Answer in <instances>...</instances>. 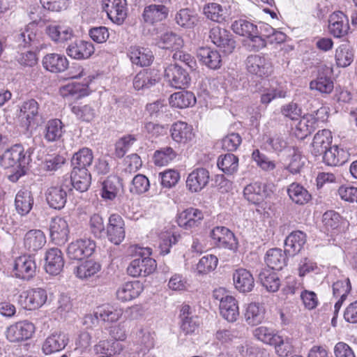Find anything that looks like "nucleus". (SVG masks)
Masks as SVG:
<instances>
[{
    "label": "nucleus",
    "mask_w": 357,
    "mask_h": 357,
    "mask_svg": "<svg viewBox=\"0 0 357 357\" xmlns=\"http://www.w3.org/2000/svg\"><path fill=\"white\" fill-rule=\"evenodd\" d=\"M29 160L30 155H26L23 147L20 144L7 149L0 156V165L5 169L15 167L24 168Z\"/></svg>",
    "instance_id": "f257e3e1"
},
{
    "label": "nucleus",
    "mask_w": 357,
    "mask_h": 357,
    "mask_svg": "<svg viewBox=\"0 0 357 357\" xmlns=\"http://www.w3.org/2000/svg\"><path fill=\"white\" fill-rule=\"evenodd\" d=\"M96 249L95 242L90 238H79L71 242L66 253L70 259L82 260L92 255Z\"/></svg>",
    "instance_id": "f03ea898"
},
{
    "label": "nucleus",
    "mask_w": 357,
    "mask_h": 357,
    "mask_svg": "<svg viewBox=\"0 0 357 357\" xmlns=\"http://www.w3.org/2000/svg\"><path fill=\"white\" fill-rule=\"evenodd\" d=\"M209 38L211 42L227 54L231 53L236 47V42L229 31L215 26L210 29Z\"/></svg>",
    "instance_id": "7ed1b4c3"
},
{
    "label": "nucleus",
    "mask_w": 357,
    "mask_h": 357,
    "mask_svg": "<svg viewBox=\"0 0 357 357\" xmlns=\"http://www.w3.org/2000/svg\"><path fill=\"white\" fill-rule=\"evenodd\" d=\"M165 77L174 88L182 89L188 86L190 77L188 73L178 63H171L165 70Z\"/></svg>",
    "instance_id": "20e7f679"
},
{
    "label": "nucleus",
    "mask_w": 357,
    "mask_h": 357,
    "mask_svg": "<svg viewBox=\"0 0 357 357\" xmlns=\"http://www.w3.org/2000/svg\"><path fill=\"white\" fill-rule=\"evenodd\" d=\"M34 331L35 326L32 323L22 321L8 326L6 331V336L10 342H18L31 337Z\"/></svg>",
    "instance_id": "39448f33"
},
{
    "label": "nucleus",
    "mask_w": 357,
    "mask_h": 357,
    "mask_svg": "<svg viewBox=\"0 0 357 357\" xmlns=\"http://www.w3.org/2000/svg\"><path fill=\"white\" fill-rule=\"evenodd\" d=\"M156 261L149 257H140L133 259L127 268L128 274L132 277H146L156 268Z\"/></svg>",
    "instance_id": "423d86ee"
},
{
    "label": "nucleus",
    "mask_w": 357,
    "mask_h": 357,
    "mask_svg": "<svg viewBox=\"0 0 357 357\" xmlns=\"http://www.w3.org/2000/svg\"><path fill=\"white\" fill-rule=\"evenodd\" d=\"M47 294L42 288L23 291L19 296V303L26 309L35 310L43 306L47 301Z\"/></svg>",
    "instance_id": "0eeeda50"
},
{
    "label": "nucleus",
    "mask_w": 357,
    "mask_h": 357,
    "mask_svg": "<svg viewBox=\"0 0 357 357\" xmlns=\"http://www.w3.org/2000/svg\"><path fill=\"white\" fill-rule=\"evenodd\" d=\"M102 7L108 17L117 24H121L126 18V0H102Z\"/></svg>",
    "instance_id": "6e6552de"
},
{
    "label": "nucleus",
    "mask_w": 357,
    "mask_h": 357,
    "mask_svg": "<svg viewBox=\"0 0 357 357\" xmlns=\"http://www.w3.org/2000/svg\"><path fill=\"white\" fill-rule=\"evenodd\" d=\"M50 238L56 245H63L68 240L69 227L67 220L59 216L52 218L50 225Z\"/></svg>",
    "instance_id": "1a4fd4ad"
},
{
    "label": "nucleus",
    "mask_w": 357,
    "mask_h": 357,
    "mask_svg": "<svg viewBox=\"0 0 357 357\" xmlns=\"http://www.w3.org/2000/svg\"><path fill=\"white\" fill-rule=\"evenodd\" d=\"M245 66L248 71L258 77H267L271 73L272 64L265 56L254 54L247 57Z\"/></svg>",
    "instance_id": "9d476101"
},
{
    "label": "nucleus",
    "mask_w": 357,
    "mask_h": 357,
    "mask_svg": "<svg viewBox=\"0 0 357 357\" xmlns=\"http://www.w3.org/2000/svg\"><path fill=\"white\" fill-rule=\"evenodd\" d=\"M211 237L218 247L233 251L237 249V241L234 234L227 227H215L211 232Z\"/></svg>",
    "instance_id": "9b49d317"
},
{
    "label": "nucleus",
    "mask_w": 357,
    "mask_h": 357,
    "mask_svg": "<svg viewBox=\"0 0 357 357\" xmlns=\"http://www.w3.org/2000/svg\"><path fill=\"white\" fill-rule=\"evenodd\" d=\"M107 235L109 241L115 245L120 244L124 239L125 223L121 215L112 214L107 226Z\"/></svg>",
    "instance_id": "f8f14e48"
},
{
    "label": "nucleus",
    "mask_w": 357,
    "mask_h": 357,
    "mask_svg": "<svg viewBox=\"0 0 357 357\" xmlns=\"http://www.w3.org/2000/svg\"><path fill=\"white\" fill-rule=\"evenodd\" d=\"M271 194L265 183L261 182L252 183L244 188L245 198L253 204H259Z\"/></svg>",
    "instance_id": "ddd939ff"
},
{
    "label": "nucleus",
    "mask_w": 357,
    "mask_h": 357,
    "mask_svg": "<svg viewBox=\"0 0 357 357\" xmlns=\"http://www.w3.org/2000/svg\"><path fill=\"white\" fill-rule=\"evenodd\" d=\"M14 271L17 278L29 280L32 278L36 271V264L33 257L23 255L15 261Z\"/></svg>",
    "instance_id": "4468645a"
},
{
    "label": "nucleus",
    "mask_w": 357,
    "mask_h": 357,
    "mask_svg": "<svg viewBox=\"0 0 357 357\" xmlns=\"http://www.w3.org/2000/svg\"><path fill=\"white\" fill-rule=\"evenodd\" d=\"M68 340V335L61 331H55L44 340L42 344V351L45 355L60 351L65 349Z\"/></svg>",
    "instance_id": "2eb2a0df"
},
{
    "label": "nucleus",
    "mask_w": 357,
    "mask_h": 357,
    "mask_svg": "<svg viewBox=\"0 0 357 357\" xmlns=\"http://www.w3.org/2000/svg\"><path fill=\"white\" fill-rule=\"evenodd\" d=\"M20 117L27 128L37 126L40 117L39 105L37 101L33 99L24 101L20 106Z\"/></svg>",
    "instance_id": "dca6fc26"
},
{
    "label": "nucleus",
    "mask_w": 357,
    "mask_h": 357,
    "mask_svg": "<svg viewBox=\"0 0 357 357\" xmlns=\"http://www.w3.org/2000/svg\"><path fill=\"white\" fill-rule=\"evenodd\" d=\"M170 135L176 143L183 145L191 142L195 137L192 126L181 121L172 125Z\"/></svg>",
    "instance_id": "f3484780"
},
{
    "label": "nucleus",
    "mask_w": 357,
    "mask_h": 357,
    "mask_svg": "<svg viewBox=\"0 0 357 357\" xmlns=\"http://www.w3.org/2000/svg\"><path fill=\"white\" fill-rule=\"evenodd\" d=\"M199 61L212 70L219 69L222 66V57L220 52L210 47H202L197 51Z\"/></svg>",
    "instance_id": "a211bd4d"
},
{
    "label": "nucleus",
    "mask_w": 357,
    "mask_h": 357,
    "mask_svg": "<svg viewBox=\"0 0 357 357\" xmlns=\"http://www.w3.org/2000/svg\"><path fill=\"white\" fill-rule=\"evenodd\" d=\"M209 179L210 174L206 169L197 168L189 174L186 180V186L191 192H199L207 185Z\"/></svg>",
    "instance_id": "6ab92c4d"
},
{
    "label": "nucleus",
    "mask_w": 357,
    "mask_h": 357,
    "mask_svg": "<svg viewBox=\"0 0 357 357\" xmlns=\"http://www.w3.org/2000/svg\"><path fill=\"white\" fill-rule=\"evenodd\" d=\"M95 51L93 43L82 40H77L70 44L67 49V54L75 59L82 60L89 59Z\"/></svg>",
    "instance_id": "aec40b11"
},
{
    "label": "nucleus",
    "mask_w": 357,
    "mask_h": 357,
    "mask_svg": "<svg viewBox=\"0 0 357 357\" xmlns=\"http://www.w3.org/2000/svg\"><path fill=\"white\" fill-rule=\"evenodd\" d=\"M45 269L50 275H58L63 270L64 259L61 250L51 248L45 253Z\"/></svg>",
    "instance_id": "412c9836"
},
{
    "label": "nucleus",
    "mask_w": 357,
    "mask_h": 357,
    "mask_svg": "<svg viewBox=\"0 0 357 357\" xmlns=\"http://www.w3.org/2000/svg\"><path fill=\"white\" fill-rule=\"evenodd\" d=\"M349 28V20L342 12H334L330 15L328 29L335 37L343 36L347 33Z\"/></svg>",
    "instance_id": "4be33fe9"
},
{
    "label": "nucleus",
    "mask_w": 357,
    "mask_h": 357,
    "mask_svg": "<svg viewBox=\"0 0 357 357\" xmlns=\"http://www.w3.org/2000/svg\"><path fill=\"white\" fill-rule=\"evenodd\" d=\"M203 218L204 215L202 211L189 208L178 214L177 222L181 227L188 229L199 225Z\"/></svg>",
    "instance_id": "5701e85b"
},
{
    "label": "nucleus",
    "mask_w": 357,
    "mask_h": 357,
    "mask_svg": "<svg viewBox=\"0 0 357 357\" xmlns=\"http://www.w3.org/2000/svg\"><path fill=\"white\" fill-rule=\"evenodd\" d=\"M34 15V12H30V17L33 22L27 24L24 29H21L15 36V40L20 47H29L36 40V30L37 27L36 22L37 17H35Z\"/></svg>",
    "instance_id": "b1692460"
},
{
    "label": "nucleus",
    "mask_w": 357,
    "mask_h": 357,
    "mask_svg": "<svg viewBox=\"0 0 357 357\" xmlns=\"http://www.w3.org/2000/svg\"><path fill=\"white\" fill-rule=\"evenodd\" d=\"M332 138L331 132L329 130H319L313 138L312 154L316 157L323 155L331 147Z\"/></svg>",
    "instance_id": "393cba45"
},
{
    "label": "nucleus",
    "mask_w": 357,
    "mask_h": 357,
    "mask_svg": "<svg viewBox=\"0 0 357 357\" xmlns=\"http://www.w3.org/2000/svg\"><path fill=\"white\" fill-rule=\"evenodd\" d=\"M235 288L242 293L250 292L255 286V280L251 273L245 268H238L233 273Z\"/></svg>",
    "instance_id": "a878e982"
},
{
    "label": "nucleus",
    "mask_w": 357,
    "mask_h": 357,
    "mask_svg": "<svg viewBox=\"0 0 357 357\" xmlns=\"http://www.w3.org/2000/svg\"><path fill=\"white\" fill-rule=\"evenodd\" d=\"M68 186H53L48 188L46 199L51 208L60 210L63 208L67 201Z\"/></svg>",
    "instance_id": "bb28decb"
},
{
    "label": "nucleus",
    "mask_w": 357,
    "mask_h": 357,
    "mask_svg": "<svg viewBox=\"0 0 357 357\" xmlns=\"http://www.w3.org/2000/svg\"><path fill=\"white\" fill-rule=\"evenodd\" d=\"M46 243V236L40 229H31L24 237V247L29 252H35L42 249Z\"/></svg>",
    "instance_id": "cd10ccee"
},
{
    "label": "nucleus",
    "mask_w": 357,
    "mask_h": 357,
    "mask_svg": "<svg viewBox=\"0 0 357 357\" xmlns=\"http://www.w3.org/2000/svg\"><path fill=\"white\" fill-rule=\"evenodd\" d=\"M45 33L56 43H64L73 37V29L63 24H52L46 26Z\"/></svg>",
    "instance_id": "c85d7f7f"
},
{
    "label": "nucleus",
    "mask_w": 357,
    "mask_h": 357,
    "mask_svg": "<svg viewBox=\"0 0 357 357\" xmlns=\"http://www.w3.org/2000/svg\"><path fill=\"white\" fill-rule=\"evenodd\" d=\"M287 253L280 248L269 249L264 257V261L271 269L280 271L287 264Z\"/></svg>",
    "instance_id": "c756f323"
},
{
    "label": "nucleus",
    "mask_w": 357,
    "mask_h": 357,
    "mask_svg": "<svg viewBox=\"0 0 357 357\" xmlns=\"http://www.w3.org/2000/svg\"><path fill=\"white\" fill-rule=\"evenodd\" d=\"M43 66L52 73H61L67 69L68 61L63 55L51 53L46 54L42 61Z\"/></svg>",
    "instance_id": "7c9ffc66"
},
{
    "label": "nucleus",
    "mask_w": 357,
    "mask_h": 357,
    "mask_svg": "<svg viewBox=\"0 0 357 357\" xmlns=\"http://www.w3.org/2000/svg\"><path fill=\"white\" fill-rule=\"evenodd\" d=\"M169 9L162 4H151L144 8L142 18L146 23L153 24L167 17Z\"/></svg>",
    "instance_id": "2f4dec72"
},
{
    "label": "nucleus",
    "mask_w": 357,
    "mask_h": 357,
    "mask_svg": "<svg viewBox=\"0 0 357 357\" xmlns=\"http://www.w3.org/2000/svg\"><path fill=\"white\" fill-rule=\"evenodd\" d=\"M159 80V77L154 70L145 69L138 73L134 79L133 86L137 90L150 89Z\"/></svg>",
    "instance_id": "473e14b6"
},
{
    "label": "nucleus",
    "mask_w": 357,
    "mask_h": 357,
    "mask_svg": "<svg viewBox=\"0 0 357 357\" xmlns=\"http://www.w3.org/2000/svg\"><path fill=\"white\" fill-rule=\"evenodd\" d=\"M306 243V235L301 231L291 232L284 241L285 252L290 256L299 253Z\"/></svg>",
    "instance_id": "72a5a7b5"
},
{
    "label": "nucleus",
    "mask_w": 357,
    "mask_h": 357,
    "mask_svg": "<svg viewBox=\"0 0 357 357\" xmlns=\"http://www.w3.org/2000/svg\"><path fill=\"white\" fill-rule=\"evenodd\" d=\"M204 14L206 18L218 24L229 21V15L226 7L217 3H209L204 7Z\"/></svg>",
    "instance_id": "f704fd0d"
},
{
    "label": "nucleus",
    "mask_w": 357,
    "mask_h": 357,
    "mask_svg": "<svg viewBox=\"0 0 357 357\" xmlns=\"http://www.w3.org/2000/svg\"><path fill=\"white\" fill-rule=\"evenodd\" d=\"M128 56L133 64L142 67L149 66L153 59V55L149 49L137 46L130 47Z\"/></svg>",
    "instance_id": "c9c22d12"
},
{
    "label": "nucleus",
    "mask_w": 357,
    "mask_h": 357,
    "mask_svg": "<svg viewBox=\"0 0 357 357\" xmlns=\"http://www.w3.org/2000/svg\"><path fill=\"white\" fill-rule=\"evenodd\" d=\"M219 309L221 316L229 322L236 321L239 315L237 301L234 297L229 295H227L225 300L221 301Z\"/></svg>",
    "instance_id": "e433bc0d"
},
{
    "label": "nucleus",
    "mask_w": 357,
    "mask_h": 357,
    "mask_svg": "<svg viewBox=\"0 0 357 357\" xmlns=\"http://www.w3.org/2000/svg\"><path fill=\"white\" fill-rule=\"evenodd\" d=\"M63 127V123L58 119L49 120L44 127L43 132L44 139L47 142L59 141L65 132Z\"/></svg>",
    "instance_id": "4c0bfd02"
},
{
    "label": "nucleus",
    "mask_w": 357,
    "mask_h": 357,
    "mask_svg": "<svg viewBox=\"0 0 357 357\" xmlns=\"http://www.w3.org/2000/svg\"><path fill=\"white\" fill-rule=\"evenodd\" d=\"M142 291V284L139 282H128L119 287L116 298L122 302L131 301L138 297Z\"/></svg>",
    "instance_id": "58836bf2"
},
{
    "label": "nucleus",
    "mask_w": 357,
    "mask_h": 357,
    "mask_svg": "<svg viewBox=\"0 0 357 357\" xmlns=\"http://www.w3.org/2000/svg\"><path fill=\"white\" fill-rule=\"evenodd\" d=\"M349 158V153L337 146L329 147L323 154L324 162L329 166H340L344 164Z\"/></svg>",
    "instance_id": "ea45409f"
},
{
    "label": "nucleus",
    "mask_w": 357,
    "mask_h": 357,
    "mask_svg": "<svg viewBox=\"0 0 357 357\" xmlns=\"http://www.w3.org/2000/svg\"><path fill=\"white\" fill-rule=\"evenodd\" d=\"M96 314L100 321L107 324L118 321L123 315V310L110 304H103L96 307Z\"/></svg>",
    "instance_id": "a19ab883"
},
{
    "label": "nucleus",
    "mask_w": 357,
    "mask_h": 357,
    "mask_svg": "<svg viewBox=\"0 0 357 357\" xmlns=\"http://www.w3.org/2000/svg\"><path fill=\"white\" fill-rule=\"evenodd\" d=\"M91 182V176L86 168L73 169L70 183L79 192L86 191Z\"/></svg>",
    "instance_id": "79ce46f5"
},
{
    "label": "nucleus",
    "mask_w": 357,
    "mask_h": 357,
    "mask_svg": "<svg viewBox=\"0 0 357 357\" xmlns=\"http://www.w3.org/2000/svg\"><path fill=\"white\" fill-rule=\"evenodd\" d=\"M121 188L120 178L115 176H109L102 183L101 196L104 199L113 200Z\"/></svg>",
    "instance_id": "37998d69"
},
{
    "label": "nucleus",
    "mask_w": 357,
    "mask_h": 357,
    "mask_svg": "<svg viewBox=\"0 0 357 357\" xmlns=\"http://www.w3.org/2000/svg\"><path fill=\"white\" fill-rule=\"evenodd\" d=\"M287 193L291 200L298 205H304L311 200V195L301 184L292 183L287 188Z\"/></svg>",
    "instance_id": "c03bdc74"
},
{
    "label": "nucleus",
    "mask_w": 357,
    "mask_h": 357,
    "mask_svg": "<svg viewBox=\"0 0 357 357\" xmlns=\"http://www.w3.org/2000/svg\"><path fill=\"white\" fill-rule=\"evenodd\" d=\"M354 57L353 47L348 43L341 44L335 50V59L338 67L349 66L353 62Z\"/></svg>",
    "instance_id": "a18cd8bd"
},
{
    "label": "nucleus",
    "mask_w": 357,
    "mask_h": 357,
    "mask_svg": "<svg viewBox=\"0 0 357 357\" xmlns=\"http://www.w3.org/2000/svg\"><path fill=\"white\" fill-rule=\"evenodd\" d=\"M33 199L28 190H20L15 197V204L17 211L22 215H26L32 208Z\"/></svg>",
    "instance_id": "49530a36"
},
{
    "label": "nucleus",
    "mask_w": 357,
    "mask_h": 357,
    "mask_svg": "<svg viewBox=\"0 0 357 357\" xmlns=\"http://www.w3.org/2000/svg\"><path fill=\"white\" fill-rule=\"evenodd\" d=\"M195 102L194 94L187 91L174 93L169 97V104L177 108H186L192 106Z\"/></svg>",
    "instance_id": "de8ad7c7"
},
{
    "label": "nucleus",
    "mask_w": 357,
    "mask_h": 357,
    "mask_svg": "<svg viewBox=\"0 0 357 357\" xmlns=\"http://www.w3.org/2000/svg\"><path fill=\"white\" fill-rule=\"evenodd\" d=\"M61 93L63 97L79 99L89 95L88 84L73 82L68 84L61 89Z\"/></svg>",
    "instance_id": "09e8293b"
},
{
    "label": "nucleus",
    "mask_w": 357,
    "mask_h": 357,
    "mask_svg": "<svg viewBox=\"0 0 357 357\" xmlns=\"http://www.w3.org/2000/svg\"><path fill=\"white\" fill-rule=\"evenodd\" d=\"M265 310L259 303H250L245 312V321L251 326H256L262 322L264 319Z\"/></svg>",
    "instance_id": "8fccbe9b"
},
{
    "label": "nucleus",
    "mask_w": 357,
    "mask_h": 357,
    "mask_svg": "<svg viewBox=\"0 0 357 357\" xmlns=\"http://www.w3.org/2000/svg\"><path fill=\"white\" fill-rule=\"evenodd\" d=\"M259 280L270 292L277 291L280 286V280L278 275L268 269H264L259 273Z\"/></svg>",
    "instance_id": "3c124183"
},
{
    "label": "nucleus",
    "mask_w": 357,
    "mask_h": 357,
    "mask_svg": "<svg viewBox=\"0 0 357 357\" xmlns=\"http://www.w3.org/2000/svg\"><path fill=\"white\" fill-rule=\"evenodd\" d=\"M183 40L180 36L168 31L162 34L158 41V45L162 49L179 50L183 47Z\"/></svg>",
    "instance_id": "603ef678"
},
{
    "label": "nucleus",
    "mask_w": 357,
    "mask_h": 357,
    "mask_svg": "<svg viewBox=\"0 0 357 357\" xmlns=\"http://www.w3.org/2000/svg\"><path fill=\"white\" fill-rule=\"evenodd\" d=\"M100 268V264L88 260L77 266L74 270V273L80 279H87L98 273Z\"/></svg>",
    "instance_id": "864d4df0"
},
{
    "label": "nucleus",
    "mask_w": 357,
    "mask_h": 357,
    "mask_svg": "<svg viewBox=\"0 0 357 357\" xmlns=\"http://www.w3.org/2000/svg\"><path fill=\"white\" fill-rule=\"evenodd\" d=\"M218 166L224 173L232 175L238 168V158L232 153L220 155L218 160Z\"/></svg>",
    "instance_id": "5fc2aeb1"
},
{
    "label": "nucleus",
    "mask_w": 357,
    "mask_h": 357,
    "mask_svg": "<svg viewBox=\"0 0 357 357\" xmlns=\"http://www.w3.org/2000/svg\"><path fill=\"white\" fill-rule=\"evenodd\" d=\"M231 27L236 34L248 38L255 33H259L257 26L244 19L235 20Z\"/></svg>",
    "instance_id": "6e6d98bb"
},
{
    "label": "nucleus",
    "mask_w": 357,
    "mask_h": 357,
    "mask_svg": "<svg viewBox=\"0 0 357 357\" xmlns=\"http://www.w3.org/2000/svg\"><path fill=\"white\" fill-rule=\"evenodd\" d=\"M310 88L321 93H330L333 90L334 84L331 76L319 73L317 79L310 83Z\"/></svg>",
    "instance_id": "4d7b16f0"
},
{
    "label": "nucleus",
    "mask_w": 357,
    "mask_h": 357,
    "mask_svg": "<svg viewBox=\"0 0 357 357\" xmlns=\"http://www.w3.org/2000/svg\"><path fill=\"white\" fill-rule=\"evenodd\" d=\"M92 151L88 148H83L73 155L72 163L73 169L86 168L90 166L93 161Z\"/></svg>",
    "instance_id": "13d9d810"
},
{
    "label": "nucleus",
    "mask_w": 357,
    "mask_h": 357,
    "mask_svg": "<svg viewBox=\"0 0 357 357\" xmlns=\"http://www.w3.org/2000/svg\"><path fill=\"white\" fill-rule=\"evenodd\" d=\"M266 144L270 146V149L280 153L288 147L287 138L284 134L274 133L264 138Z\"/></svg>",
    "instance_id": "bf43d9fd"
},
{
    "label": "nucleus",
    "mask_w": 357,
    "mask_h": 357,
    "mask_svg": "<svg viewBox=\"0 0 357 357\" xmlns=\"http://www.w3.org/2000/svg\"><path fill=\"white\" fill-rule=\"evenodd\" d=\"M175 20L179 26L190 29L197 24L198 18L191 10L183 8L176 14Z\"/></svg>",
    "instance_id": "052dcab7"
},
{
    "label": "nucleus",
    "mask_w": 357,
    "mask_h": 357,
    "mask_svg": "<svg viewBox=\"0 0 357 357\" xmlns=\"http://www.w3.org/2000/svg\"><path fill=\"white\" fill-rule=\"evenodd\" d=\"M254 336L264 344L272 346L275 341H279V335L274 330L266 326H260L253 331Z\"/></svg>",
    "instance_id": "680f3d73"
},
{
    "label": "nucleus",
    "mask_w": 357,
    "mask_h": 357,
    "mask_svg": "<svg viewBox=\"0 0 357 357\" xmlns=\"http://www.w3.org/2000/svg\"><path fill=\"white\" fill-rule=\"evenodd\" d=\"M176 156L174 150L169 146L157 150L153 155V161L157 166H165L172 162Z\"/></svg>",
    "instance_id": "e2e57ef3"
},
{
    "label": "nucleus",
    "mask_w": 357,
    "mask_h": 357,
    "mask_svg": "<svg viewBox=\"0 0 357 357\" xmlns=\"http://www.w3.org/2000/svg\"><path fill=\"white\" fill-rule=\"evenodd\" d=\"M286 95L287 90L284 86H279L278 87H274L272 86L263 91L261 95V102L264 105H268L273 100L284 98Z\"/></svg>",
    "instance_id": "0e129e2a"
},
{
    "label": "nucleus",
    "mask_w": 357,
    "mask_h": 357,
    "mask_svg": "<svg viewBox=\"0 0 357 357\" xmlns=\"http://www.w3.org/2000/svg\"><path fill=\"white\" fill-rule=\"evenodd\" d=\"M218 258L213 255L202 257L197 264V270L199 274H207L213 271L218 264Z\"/></svg>",
    "instance_id": "69168bd1"
},
{
    "label": "nucleus",
    "mask_w": 357,
    "mask_h": 357,
    "mask_svg": "<svg viewBox=\"0 0 357 357\" xmlns=\"http://www.w3.org/2000/svg\"><path fill=\"white\" fill-rule=\"evenodd\" d=\"M305 163V157L302 155L301 151L297 148L293 147V153L291 155L290 162L287 169L291 174H297L300 172Z\"/></svg>",
    "instance_id": "338daca9"
},
{
    "label": "nucleus",
    "mask_w": 357,
    "mask_h": 357,
    "mask_svg": "<svg viewBox=\"0 0 357 357\" xmlns=\"http://www.w3.org/2000/svg\"><path fill=\"white\" fill-rule=\"evenodd\" d=\"M168 109L167 105L165 100H158L153 102L147 104L146 110L151 119H160Z\"/></svg>",
    "instance_id": "774afa93"
}]
</instances>
